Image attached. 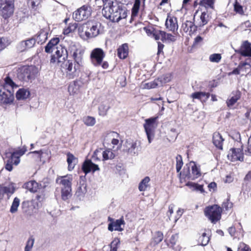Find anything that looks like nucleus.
Segmentation results:
<instances>
[{
    "label": "nucleus",
    "instance_id": "nucleus-1",
    "mask_svg": "<svg viewBox=\"0 0 251 251\" xmlns=\"http://www.w3.org/2000/svg\"><path fill=\"white\" fill-rule=\"evenodd\" d=\"M59 42L58 38L51 39L45 47V51L47 53L54 52L51 56L50 64L62 67L68 58V51L64 47L58 45Z\"/></svg>",
    "mask_w": 251,
    "mask_h": 251
},
{
    "label": "nucleus",
    "instance_id": "nucleus-2",
    "mask_svg": "<svg viewBox=\"0 0 251 251\" xmlns=\"http://www.w3.org/2000/svg\"><path fill=\"white\" fill-rule=\"evenodd\" d=\"M72 180L73 177L71 175L60 176L56 178V182L60 185L61 199L64 201L69 200L72 195Z\"/></svg>",
    "mask_w": 251,
    "mask_h": 251
},
{
    "label": "nucleus",
    "instance_id": "nucleus-3",
    "mask_svg": "<svg viewBox=\"0 0 251 251\" xmlns=\"http://www.w3.org/2000/svg\"><path fill=\"white\" fill-rule=\"evenodd\" d=\"M37 73L38 69L35 66H23L19 69L17 77L21 80L29 81L34 79Z\"/></svg>",
    "mask_w": 251,
    "mask_h": 251
},
{
    "label": "nucleus",
    "instance_id": "nucleus-4",
    "mask_svg": "<svg viewBox=\"0 0 251 251\" xmlns=\"http://www.w3.org/2000/svg\"><path fill=\"white\" fill-rule=\"evenodd\" d=\"M122 10L116 5L113 4L104 7L102 13L106 19H109L113 22H118L123 18L121 15Z\"/></svg>",
    "mask_w": 251,
    "mask_h": 251
},
{
    "label": "nucleus",
    "instance_id": "nucleus-5",
    "mask_svg": "<svg viewBox=\"0 0 251 251\" xmlns=\"http://www.w3.org/2000/svg\"><path fill=\"white\" fill-rule=\"evenodd\" d=\"M201 175L200 168L194 162L191 161L184 167L182 176L185 179L195 180Z\"/></svg>",
    "mask_w": 251,
    "mask_h": 251
},
{
    "label": "nucleus",
    "instance_id": "nucleus-6",
    "mask_svg": "<svg viewBox=\"0 0 251 251\" xmlns=\"http://www.w3.org/2000/svg\"><path fill=\"white\" fill-rule=\"evenodd\" d=\"M204 212L205 215L213 223H216L221 219L222 208L218 205L207 206Z\"/></svg>",
    "mask_w": 251,
    "mask_h": 251
},
{
    "label": "nucleus",
    "instance_id": "nucleus-7",
    "mask_svg": "<svg viewBox=\"0 0 251 251\" xmlns=\"http://www.w3.org/2000/svg\"><path fill=\"white\" fill-rule=\"evenodd\" d=\"M14 11V0H0V14L7 19L13 15Z\"/></svg>",
    "mask_w": 251,
    "mask_h": 251
},
{
    "label": "nucleus",
    "instance_id": "nucleus-8",
    "mask_svg": "<svg viewBox=\"0 0 251 251\" xmlns=\"http://www.w3.org/2000/svg\"><path fill=\"white\" fill-rule=\"evenodd\" d=\"M157 117H152L145 120L144 127L149 143L151 142L154 137L155 129L157 126Z\"/></svg>",
    "mask_w": 251,
    "mask_h": 251
},
{
    "label": "nucleus",
    "instance_id": "nucleus-9",
    "mask_svg": "<svg viewBox=\"0 0 251 251\" xmlns=\"http://www.w3.org/2000/svg\"><path fill=\"white\" fill-rule=\"evenodd\" d=\"M72 55L74 62L78 64H83V58L84 50L81 48L78 47L74 43H71L67 50Z\"/></svg>",
    "mask_w": 251,
    "mask_h": 251
},
{
    "label": "nucleus",
    "instance_id": "nucleus-10",
    "mask_svg": "<svg viewBox=\"0 0 251 251\" xmlns=\"http://www.w3.org/2000/svg\"><path fill=\"white\" fill-rule=\"evenodd\" d=\"M91 6L84 5L73 13V17L75 21L80 22L88 19L91 16Z\"/></svg>",
    "mask_w": 251,
    "mask_h": 251
},
{
    "label": "nucleus",
    "instance_id": "nucleus-11",
    "mask_svg": "<svg viewBox=\"0 0 251 251\" xmlns=\"http://www.w3.org/2000/svg\"><path fill=\"white\" fill-rule=\"evenodd\" d=\"M65 66L66 76L69 79H73L78 75L80 67L82 65L68 60Z\"/></svg>",
    "mask_w": 251,
    "mask_h": 251
},
{
    "label": "nucleus",
    "instance_id": "nucleus-12",
    "mask_svg": "<svg viewBox=\"0 0 251 251\" xmlns=\"http://www.w3.org/2000/svg\"><path fill=\"white\" fill-rule=\"evenodd\" d=\"M105 56V53L102 49L95 48L90 53L91 62L94 66H99L101 65Z\"/></svg>",
    "mask_w": 251,
    "mask_h": 251
},
{
    "label": "nucleus",
    "instance_id": "nucleus-13",
    "mask_svg": "<svg viewBox=\"0 0 251 251\" xmlns=\"http://www.w3.org/2000/svg\"><path fill=\"white\" fill-rule=\"evenodd\" d=\"M100 23H95L89 26L88 30L85 31L84 35L80 34V36L84 40L95 37L100 34Z\"/></svg>",
    "mask_w": 251,
    "mask_h": 251
},
{
    "label": "nucleus",
    "instance_id": "nucleus-14",
    "mask_svg": "<svg viewBox=\"0 0 251 251\" xmlns=\"http://www.w3.org/2000/svg\"><path fill=\"white\" fill-rule=\"evenodd\" d=\"M14 100L13 91L5 87L0 88V103H10Z\"/></svg>",
    "mask_w": 251,
    "mask_h": 251
},
{
    "label": "nucleus",
    "instance_id": "nucleus-15",
    "mask_svg": "<svg viewBox=\"0 0 251 251\" xmlns=\"http://www.w3.org/2000/svg\"><path fill=\"white\" fill-rule=\"evenodd\" d=\"M112 100L110 99H104L100 103L98 106L99 115L104 117L107 115L108 110L111 107Z\"/></svg>",
    "mask_w": 251,
    "mask_h": 251
},
{
    "label": "nucleus",
    "instance_id": "nucleus-16",
    "mask_svg": "<svg viewBox=\"0 0 251 251\" xmlns=\"http://www.w3.org/2000/svg\"><path fill=\"white\" fill-rule=\"evenodd\" d=\"M15 188L12 184L6 186L0 185V201L3 199L8 200L15 192Z\"/></svg>",
    "mask_w": 251,
    "mask_h": 251
},
{
    "label": "nucleus",
    "instance_id": "nucleus-17",
    "mask_svg": "<svg viewBox=\"0 0 251 251\" xmlns=\"http://www.w3.org/2000/svg\"><path fill=\"white\" fill-rule=\"evenodd\" d=\"M108 221H110V223L108 225V229L109 230L112 231L113 230H117L122 231L124 230V228L121 227L122 225L125 224V221L123 218H121L120 219L114 221L113 219L110 217H108Z\"/></svg>",
    "mask_w": 251,
    "mask_h": 251
},
{
    "label": "nucleus",
    "instance_id": "nucleus-18",
    "mask_svg": "<svg viewBox=\"0 0 251 251\" xmlns=\"http://www.w3.org/2000/svg\"><path fill=\"white\" fill-rule=\"evenodd\" d=\"M198 11H196L194 16V23L197 26H202L206 25L208 21V16L205 12H203L200 15H198Z\"/></svg>",
    "mask_w": 251,
    "mask_h": 251
},
{
    "label": "nucleus",
    "instance_id": "nucleus-19",
    "mask_svg": "<svg viewBox=\"0 0 251 251\" xmlns=\"http://www.w3.org/2000/svg\"><path fill=\"white\" fill-rule=\"evenodd\" d=\"M227 158L233 162L237 160L243 161L244 157L242 150L235 148L230 149L227 154Z\"/></svg>",
    "mask_w": 251,
    "mask_h": 251
},
{
    "label": "nucleus",
    "instance_id": "nucleus-20",
    "mask_svg": "<svg viewBox=\"0 0 251 251\" xmlns=\"http://www.w3.org/2000/svg\"><path fill=\"white\" fill-rule=\"evenodd\" d=\"M241 96V93L239 91H233L226 101L227 106L230 109L233 108V106L240 100Z\"/></svg>",
    "mask_w": 251,
    "mask_h": 251
},
{
    "label": "nucleus",
    "instance_id": "nucleus-21",
    "mask_svg": "<svg viewBox=\"0 0 251 251\" xmlns=\"http://www.w3.org/2000/svg\"><path fill=\"white\" fill-rule=\"evenodd\" d=\"M165 26L169 31H172L174 33L176 31L178 27L176 18L168 16L166 20Z\"/></svg>",
    "mask_w": 251,
    "mask_h": 251
},
{
    "label": "nucleus",
    "instance_id": "nucleus-22",
    "mask_svg": "<svg viewBox=\"0 0 251 251\" xmlns=\"http://www.w3.org/2000/svg\"><path fill=\"white\" fill-rule=\"evenodd\" d=\"M82 169L85 174H87L91 171L94 172L99 171L100 168L98 165L93 163L91 160H86L83 163Z\"/></svg>",
    "mask_w": 251,
    "mask_h": 251
},
{
    "label": "nucleus",
    "instance_id": "nucleus-23",
    "mask_svg": "<svg viewBox=\"0 0 251 251\" xmlns=\"http://www.w3.org/2000/svg\"><path fill=\"white\" fill-rule=\"evenodd\" d=\"M36 40L34 38L23 41L18 46V49L20 51H24L32 48L35 44Z\"/></svg>",
    "mask_w": 251,
    "mask_h": 251
},
{
    "label": "nucleus",
    "instance_id": "nucleus-24",
    "mask_svg": "<svg viewBox=\"0 0 251 251\" xmlns=\"http://www.w3.org/2000/svg\"><path fill=\"white\" fill-rule=\"evenodd\" d=\"M213 143L219 149L223 150L224 139L219 132H214L213 135Z\"/></svg>",
    "mask_w": 251,
    "mask_h": 251
},
{
    "label": "nucleus",
    "instance_id": "nucleus-25",
    "mask_svg": "<svg viewBox=\"0 0 251 251\" xmlns=\"http://www.w3.org/2000/svg\"><path fill=\"white\" fill-rule=\"evenodd\" d=\"M251 44L247 41L243 42L240 49V53L244 56H251Z\"/></svg>",
    "mask_w": 251,
    "mask_h": 251
},
{
    "label": "nucleus",
    "instance_id": "nucleus-26",
    "mask_svg": "<svg viewBox=\"0 0 251 251\" xmlns=\"http://www.w3.org/2000/svg\"><path fill=\"white\" fill-rule=\"evenodd\" d=\"M128 54V47L127 44H124L117 50L118 56L121 59H125Z\"/></svg>",
    "mask_w": 251,
    "mask_h": 251
},
{
    "label": "nucleus",
    "instance_id": "nucleus-27",
    "mask_svg": "<svg viewBox=\"0 0 251 251\" xmlns=\"http://www.w3.org/2000/svg\"><path fill=\"white\" fill-rule=\"evenodd\" d=\"M25 186L26 189L33 193L37 192L38 190L40 189V187L41 186V185H39V184L34 180L27 182L25 184Z\"/></svg>",
    "mask_w": 251,
    "mask_h": 251
},
{
    "label": "nucleus",
    "instance_id": "nucleus-28",
    "mask_svg": "<svg viewBox=\"0 0 251 251\" xmlns=\"http://www.w3.org/2000/svg\"><path fill=\"white\" fill-rule=\"evenodd\" d=\"M126 151L132 155H135L138 153L137 143L135 142H131L126 143Z\"/></svg>",
    "mask_w": 251,
    "mask_h": 251
},
{
    "label": "nucleus",
    "instance_id": "nucleus-29",
    "mask_svg": "<svg viewBox=\"0 0 251 251\" xmlns=\"http://www.w3.org/2000/svg\"><path fill=\"white\" fill-rule=\"evenodd\" d=\"M30 95L29 91L26 89H20L16 93V97L17 100H25L27 99Z\"/></svg>",
    "mask_w": 251,
    "mask_h": 251
},
{
    "label": "nucleus",
    "instance_id": "nucleus-30",
    "mask_svg": "<svg viewBox=\"0 0 251 251\" xmlns=\"http://www.w3.org/2000/svg\"><path fill=\"white\" fill-rule=\"evenodd\" d=\"M197 26L195 25L194 23L189 21H186L182 25V28L184 32H187L188 31L192 32L194 31L196 29Z\"/></svg>",
    "mask_w": 251,
    "mask_h": 251
},
{
    "label": "nucleus",
    "instance_id": "nucleus-31",
    "mask_svg": "<svg viewBox=\"0 0 251 251\" xmlns=\"http://www.w3.org/2000/svg\"><path fill=\"white\" fill-rule=\"evenodd\" d=\"M118 134L115 132H110L108 133L105 137L104 140L108 141L111 140V143L114 145H117L119 143V140L116 139L115 137H117Z\"/></svg>",
    "mask_w": 251,
    "mask_h": 251
},
{
    "label": "nucleus",
    "instance_id": "nucleus-32",
    "mask_svg": "<svg viewBox=\"0 0 251 251\" xmlns=\"http://www.w3.org/2000/svg\"><path fill=\"white\" fill-rule=\"evenodd\" d=\"M159 33L161 37V40L163 42H174L176 40L174 36L165 31L159 30Z\"/></svg>",
    "mask_w": 251,
    "mask_h": 251
},
{
    "label": "nucleus",
    "instance_id": "nucleus-33",
    "mask_svg": "<svg viewBox=\"0 0 251 251\" xmlns=\"http://www.w3.org/2000/svg\"><path fill=\"white\" fill-rule=\"evenodd\" d=\"M150 181V178L149 176H146L139 184V190L140 191H145L147 190V188L150 187L149 182Z\"/></svg>",
    "mask_w": 251,
    "mask_h": 251
},
{
    "label": "nucleus",
    "instance_id": "nucleus-34",
    "mask_svg": "<svg viewBox=\"0 0 251 251\" xmlns=\"http://www.w3.org/2000/svg\"><path fill=\"white\" fill-rule=\"evenodd\" d=\"M67 162L68 164V170L69 171H72L74 169L75 166L76 158L70 153L67 154Z\"/></svg>",
    "mask_w": 251,
    "mask_h": 251
},
{
    "label": "nucleus",
    "instance_id": "nucleus-35",
    "mask_svg": "<svg viewBox=\"0 0 251 251\" xmlns=\"http://www.w3.org/2000/svg\"><path fill=\"white\" fill-rule=\"evenodd\" d=\"M79 89V85L76 82H73L70 84L68 86V92L70 95H74L77 94Z\"/></svg>",
    "mask_w": 251,
    "mask_h": 251
},
{
    "label": "nucleus",
    "instance_id": "nucleus-36",
    "mask_svg": "<svg viewBox=\"0 0 251 251\" xmlns=\"http://www.w3.org/2000/svg\"><path fill=\"white\" fill-rule=\"evenodd\" d=\"M215 0H202L200 1L199 4L206 9L214 8V5Z\"/></svg>",
    "mask_w": 251,
    "mask_h": 251
},
{
    "label": "nucleus",
    "instance_id": "nucleus-37",
    "mask_svg": "<svg viewBox=\"0 0 251 251\" xmlns=\"http://www.w3.org/2000/svg\"><path fill=\"white\" fill-rule=\"evenodd\" d=\"M4 84L2 87H5L6 88L8 86L10 87V90L13 91V89L14 87H17V86L15 84V83L13 82L12 79L9 76H7L4 79Z\"/></svg>",
    "mask_w": 251,
    "mask_h": 251
},
{
    "label": "nucleus",
    "instance_id": "nucleus-38",
    "mask_svg": "<svg viewBox=\"0 0 251 251\" xmlns=\"http://www.w3.org/2000/svg\"><path fill=\"white\" fill-rule=\"evenodd\" d=\"M102 155L103 157V160L112 159H113L115 157V154L112 152V150L109 149L102 151Z\"/></svg>",
    "mask_w": 251,
    "mask_h": 251
},
{
    "label": "nucleus",
    "instance_id": "nucleus-39",
    "mask_svg": "<svg viewBox=\"0 0 251 251\" xmlns=\"http://www.w3.org/2000/svg\"><path fill=\"white\" fill-rule=\"evenodd\" d=\"M186 185L189 187L193 191L196 190L201 192H202L204 191L202 185H199L192 182H188L186 184Z\"/></svg>",
    "mask_w": 251,
    "mask_h": 251
},
{
    "label": "nucleus",
    "instance_id": "nucleus-40",
    "mask_svg": "<svg viewBox=\"0 0 251 251\" xmlns=\"http://www.w3.org/2000/svg\"><path fill=\"white\" fill-rule=\"evenodd\" d=\"M140 0H135L134 3L131 10V16L134 18L137 16L140 6Z\"/></svg>",
    "mask_w": 251,
    "mask_h": 251
},
{
    "label": "nucleus",
    "instance_id": "nucleus-41",
    "mask_svg": "<svg viewBox=\"0 0 251 251\" xmlns=\"http://www.w3.org/2000/svg\"><path fill=\"white\" fill-rule=\"evenodd\" d=\"M47 39V33L44 31H40L36 36V41L38 43L42 44L45 42Z\"/></svg>",
    "mask_w": 251,
    "mask_h": 251
},
{
    "label": "nucleus",
    "instance_id": "nucleus-42",
    "mask_svg": "<svg viewBox=\"0 0 251 251\" xmlns=\"http://www.w3.org/2000/svg\"><path fill=\"white\" fill-rule=\"evenodd\" d=\"M83 122L87 126H92L95 125L96 123L95 118L91 116H86L83 117Z\"/></svg>",
    "mask_w": 251,
    "mask_h": 251
},
{
    "label": "nucleus",
    "instance_id": "nucleus-43",
    "mask_svg": "<svg viewBox=\"0 0 251 251\" xmlns=\"http://www.w3.org/2000/svg\"><path fill=\"white\" fill-rule=\"evenodd\" d=\"M245 66H247L248 68H249L250 67V64L247 62L240 63L238 67L237 68L234 69L231 74L233 75L239 74L240 72L243 71V67Z\"/></svg>",
    "mask_w": 251,
    "mask_h": 251
},
{
    "label": "nucleus",
    "instance_id": "nucleus-44",
    "mask_svg": "<svg viewBox=\"0 0 251 251\" xmlns=\"http://www.w3.org/2000/svg\"><path fill=\"white\" fill-rule=\"evenodd\" d=\"M163 239V234L161 231H156L153 237V243L154 245H157L161 242Z\"/></svg>",
    "mask_w": 251,
    "mask_h": 251
},
{
    "label": "nucleus",
    "instance_id": "nucleus-45",
    "mask_svg": "<svg viewBox=\"0 0 251 251\" xmlns=\"http://www.w3.org/2000/svg\"><path fill=\"white\" fill-rule=\"evenodd\" d=\"M209 237L205 233H203L199 238V242L201 246H204L208 244L209 241Z\"/></svg>",
    "mask_w": 251,
    "mask_h": 251
},
{
    "label": "nucleus",
    "instance_id": "nucleus-46",
    "mask_svg": "<svg viewBox=\"0 0 251 251\" xmlns=\"http://www.w3.org/2000/svg\"><path fill=\"white\" fill-rule=\"evenodd\" d=\"M234 10L236 13L240 15H243L244 13L243 6L238 0H235L234 3Z\"/></svg>",
    "mask_w": 251,
    "mask_h": 251
},
{
    "label": "nucleus",
    "instance_id": "nucleus-47",
    "mask_svg": "<svg viewBox=\"0 0 251 251\" xmlns=\"http://www.w3.org/2000/svg\"><path fill=\"white\" fill-rule=\"evenodd\" d=\"M20 204V200L18 198H15L12 202V205L10 208V211L12 213L16 212Z\"/></svg>",
    "mask_w": 251,
    "mask_h": 251
},
{
    "label": "nucleus",
    "instance_id": "nucleus-48",
    "mask_svg": "<svg viewBox=\"0 0 251 251\" xmlns=\"http://www.w3.org/2000/svg\"><path fill=\"white\" fill-rule=\"evenodd\" d=\"M222 59V56L219 53H213L210 55L209 60L211 62L219 63Z\"/></svg>",
    "mask_w": 251,
    "mask_h": 251
},
{
    "label": "nucleus",
    "instance_id": "nucleus-49",
    "mask_svg": "<svg viewBox=\"0 0 251 251\" xmlns=\"http://www.w3.org/2000/svg\"><path fill=\"white\" fill-rule=\"evenodd\" d=\"M26 151V148L25 147H23L21 149L17 150L14 151H13L12 153L13 154V156L18 157L20 158V156H22L25 154V153Z\"/></svg>",
    "mask_w": 251,
    "mask_h": 251
},
{
    "label": "nucleus",
    "instance_id": "nucleus-50",
    "mask_svg": "<svg viewBox=\"0 0 251 251\" xmlns=\"http://www.w3.org/2000/svg\"><path fill=\"white\" fill-rule=\"evenodd\" d=\"M176 169L177 172L178 173L180 171L183 164L182 161V158L180 155H177L176 156Z\"/></svg>",
    "mask_w": 251,
    "mask_h": 251
},
{
    "label": "nucleus",
    "instance_id": "nucleus-51",
    "mask_svg": "<svg viewBox=\"0 0 251 251\" xmlns=\"http://www.w3.org/2000/svg\"><path fill=\"white\" fill-rule=\"evenodd\" d=\"M6 162L12 165H18L20 162V159L18 157L13 156V154L11 153L10 157L8 158Z\"/></svg>",
    "mask_w": 251,
    "mask_h": 251
},
{
    "label": "nucleus",
    "instance_id": "nucleus-52",
    "mask_svg": "<svg viewBox=\"0 0 251 251\" xmlns=\"http://www.w3.org/2000/svg\"><path fill=\"white\" fill-rule=\"evenodd\" d=\"M172 79V75L170 74L164 75L159 77L158 80H160L161 83H166L171 81Z\"/></svg>",
    "mask_w": 251,
    "mask_h": 251
},
{
    "label": "nucleus",
    "instance_id": "nucleus-53",
    "mask_svg": "<svg viewBox=\"0 0 251 251\" xmlns=\"http://www.w3.org/2000/svg\"><path fill=\"white\" fill-rule=\"evenodd\" d=\"M34 243V239L32 237H30L27 242L25 248V251H30L33 247Z\"/></svg>",
    "mask_w": 251,
    "mask_h": 251
},
{
    "label": "nucleus",
    "instance_id": "nucleus-54",
    "mask_svg": "<svg viewBox=\"0 0 251 251\" xmlns=\"http://www.w3.org/2000/svg\"><path fill=\"white\" fill-rule=\"evenodd\" d=\"M102 150L101 149L96 150L92 156V159L94 161L100 160L101 155H102Z\"/></svg>",
    "mask_w": 251,
    "mask_h": 251
},
{
    "label": "nucleus",
    "instance_id": "nucleus-55",
    "mask_svg": "<svg viewBox=\"0 0 251 251\" xmlns=\"http://www.w3.org/2000/svg\"><path fill=\"white\" fill-rule=\"evenodd\" d=\"M8 45V40L4 37L0 38V52Z\"/></svg>",
    "mask_w": 251,
    "mask_h": 251
},
{
    "label": "nucleus",
    "instance_id": "nucleus-56",
    "mask_svg": "<svg viewBox=\"0 0 251 251\" xmlns=\"http://www.w3.org/2000/svg\"><path fill=\"white\" fill-rule=\"evenodd\" d=\"M158 85V83L156 80L154 81L146 83L145 84L144 88L146 89L154 88Z\"/></svg>",
    "mask_w": 251,
    "mask_h": 251
},
{
    "label": "nucleus",
    "instance_id": "nucleus-57",
    "mask_svg": "<svg viewBox=\"0 0 251 251\" xmlns=\"http://www.w3.org/2000/svg\"><path fill=\"white\" fill-rule=\"evenodd\" d=\"M238 251H251V249L245 243H241L239 245Z\"/></svg>",
    "mask_w": 251,
    "mask_h": 251
},
{
    "label": "nucleus",
    "instance_id": "nucleus-58",
    "mask_svg": "<svg viewBox=\"0 0 251 251\" xmlns=\"http://www.w3.org/2000/svg\"><path fill=\"white\" fill-rule=\"evenodd\" d=\"M175 205L174 204H171L169 206V209L168 212H167V215L168 217L169 220H171V216L174 212V208Z\"/></svg>",
    "mask_w": 251,
    "mask_h": 251
},
{
    "label": "nucleus",
    "instance_id": "nucleus-59",
    "mask_svg": "<svg viewBox=\"0 0 251 251\" xmlns=\"http://www.w3.org/2000/svg\"><path fill=\"white\" fill-rule=\"evenodd\" d=\"M32 8L37 7L41 2L42 0H28Z\"/></svg>",
    "mask_w": 251,
    "mask_h": 251
},
{
    "label": "nucleus",
    "instance_id": "nucleus-60",
    "mask_svg": "<svg viewBox=\"0 0 251 251\" xmlns=\"http://www.w3.org/2000/svg\"><path fill=\"white\" fill-rule=\"evenodd\" d=\"M201 94H202L201 95V101H205L207 100L210 96V94L209 93H206L204 92H201Z\"/></svg>",
    "mask_w": 251,
    "mask_h": 251
},
{
    "label": "nucleus",
    "instance_id": "nucleus-61",
    "mask_svg": "<svg viewBox=\"0 0 251 251\" xmlns=\"http://www.w3.org/2000/svg\"><path fill=\"white\" fill-rule=\"evenodd\" d=\"M201 95L202 94H201V92H195V93L192 94L191 95V97L193 99H198L201 101Z\"/></svg>",
    "mask_w": 251,
    "mask_h": 251
},
{
    "label": "nucleus",
    "instance_id": "nucleus-62",
    "mask_svg": "<svg viewBox=\"0 0 251 251\" xmlns=\"http://www.w3.org/2000/svg\"><path fill=\"white\" fill-rule=\"evenodd\" d=\"M183 213V210L180 208L178 209L176 212V215L175 216V222L176 223L177 221L180 218Z\"/></svg>",
    "mask_w": 251,
    "mask_h": 251
},
{
    "label": "nucleus",
    "instance_id": "nucleus-63",
    "mask_svg": "<svg viewBox=\"0 0 251 251\" xmlns=\"http://www.w3.org/2000/svg\"><path fill=\"white\" fill-rule=\"evenodd\" d=\"M245 151L248 155H251V136L248 139L247 150Z\"/></svg>",
    "mask_w": 251,
    "mask_h": 251
},
{
    "label": "nucleus",
    "instance_id": "nucleus-64",
    "mask_svg": "<svg viewBox=\"0 0 251 251\" xmlns=\"http://www.w3.org/2000/svg\"><path fill=\"white\" fill-rule=\"evenodd\" d=\"M178 239V235L177 234H174L173 235L170 240V243L172 245V246H174L176 245V242Z\"/></svg>",
    "mask_w": 251,
    "mask_h": 251
}]
</instances>
